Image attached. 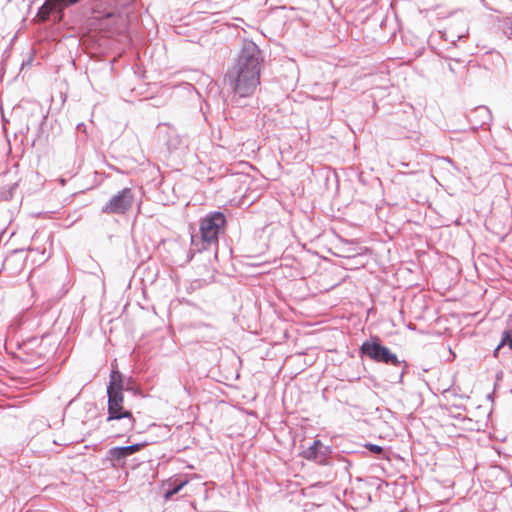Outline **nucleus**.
<instances>
[{
    "mask_svg": "<svg viewBox=\"0 0 512 512\" xmlns=\"http://www.w3.org/2000/svg\"><path fill=\"white\" fill-rule=\"evenodd\" d=\"M332 455V447L328 445H324L319 447V451L315 462L319 465H333V461L331 460Z\"/></svg>",
    "mask_w": 512,
    "mask_h": 512,
    "instance_id": "nucleus-11",
    "label": "nucleus"
},
{
    "mask_svg": "<svg viewBox=\"0 0 512 512\" xmlns=\"http://www.w3.org/2000/svg\"><path fill=\"white\" fill-rule=\"evenodd\" d=\"M123 390H124V376L117 370H112L110 374V382L107 386L108 405L107 421H120L121 430L128 432L133 429L135 419L131 411L123 407Z\"/></svg>",
    "mask_w": 512,
    "mask_h": 512,
    "instance_id": "nucleus-2",
    "label": "nucleus"
},
{
    "mask_svg": "<svg viewBox=\"0 0 512 512\" xmlns=\"http://www.w3.org/2000/svg\"><path fill=\"white\" fill-rule=\"evenodd\" d=\"M80 0H46L37 12V18L41 22L53 19L60 22L64 15V9L78 3Z\"/></svg>",
    "mask_w": 512,
    "mask_h": 512,
    "instance_id": "nucleus-6",
    "label": "nucleus"
},
{
    "mask_svg": "<svg viewBox=\"0 0 512 512\" xmlns=\"http://www.w3.org/2000/svg\"><path fill=\"white\" fill-rule=\"evenodd\" d=\"M106 459L113 468H123L126 463L127 454L123 452L121 446H116L107 451Z\"/></svg>",
    "mask_w": 512,
    "mask_h": 512,
    "instance_id": "nucleus-10",
    "label": "nucleus"
},
{
    "mask_svg": "<svg viewBox=\"0 0 512 512\" xmlns=\"http://www.w3.org/2000/svg\"><path fill=\"white\" fill-rule=\"evenodd\" d=\"M264 68L263 51L254 41L244 39L224 74V83L234 96L250 97L260 85V77Z\"/></svg>",
    "mask_w": 512,
    "mask_h": 512,
    "instance_id": "nucleus-1",
    "label": "nucleus"
},
{
    "mask_svg": "<svg viewBox=\"0 0 512 512\" xmlns=\"http://www.w3.org/2000/svg\"><path fill=\"white\" fill-rule=\"evenodd\" d=\"M92 17L101 21L102 28H111V25H117L122 21V17L118 15L112 8L92 7Z\"/></svg>",
    "mask_w": 512,
    "mask_h": 512,
    "instance_id": "nucleus-8",
    "label": "nucleus"
},
{
    "mask_svg": "<svg viewBox=\"0 0 512 512\" xmlns=\"http://www.w3.org/2000/svg\"><path fill=\"white\" fill-rule=\"evenodd\" d=\"M226 217L221 211H212L207 213L200 220V237L191 236V250L203 252L213 250L217 256L218 241L220 233L224 232Z\"/></svg>",
    "mask_w": 512,
    "mask_h": 512,
    "instance_id": "nucleus-3",
    "label": "nucleus"
},
{
    "mask_svg": "<svg viewBox=\"0 0 512 512\" xmlns=\"http://www.w3.org/2000/svg\"><path fill=\"white\" fill-rule=\"evenodd\" d=\"M228 115L233 127L237 130H245L257 119L256 109L248 106H232L228 110Z\"/></svg>",
    "mask_w": 512,
    "mask_h": 512,
    "instance_id": "nucleus-7",
    "label": "nucleus"
},
{
    "mask_svg": "<svg viewBox=\"0 0 512 512\" xmlns=\"http://www.w3.org/2000/svg\"><path fill=\"white\" fill-rule=\"evenodd\" d=\"M364 447L373 455L376 456L377 459H385L387 458L386 453L382 446L372 443L364 444Z\"/></svg>",
    "mask_w": 512,
    "mask_h": 512,
    "instance_id": "nucleus-13",
    "label": "nucleus"
},
{
    "mask_svg": "<svg viewBox=\"0 0 512 512\" xmlns=\"http://www.w3.org/2000/svg\"><path fill=\"white\" fill-rule=\"evenodd\" d=\"M469 121L474 124L473 130L476 131L478 128L491 123L492 113L488 107L478 106L470 114Z\"/></svg>",
    "mask_w": 512,
    "mask_h": 512,
    "instance_id": "nucleus-9",
    "label": "nucleus"
},
{
    "mask_svg": "<svg viewBox=\"0 0 512 512\" xmlns=\"http://www.w3.org/2000/svg\"><path fill=\"white\" fill-rule=\"evenodd\" d=\"M67 291H68V288L63 289V291L60 293L59 296L62 297L63 295H65L67 293Z\"/></svg>",
    "mask_w": 512,
    "mask_h": 512,
    "instance_id": "nucleus-21",
    "label": "nucleus"
},
{
    "mask_svg": "<svg viewBox=\"0 0 512 512\" xmlns=\"http://www.w3.org/2000/svg\"><path fill=\"white\" fill-rule=\"evenodd\" d=\"M77 129H78V130H81V131H85L86 126H85L83 123H79V124L77 125Z\"/></svg>",
    "mask_w": 512,
    "mask_h": 512,
    "instance_id": "nucleus-20",
    "label": "nucleus"
},
{
    "mask_svg": "<svg viewBox=\"0 0 512 512\" xmlns=\"http://www.w3.org/2000/svg\"><path fill=\"white\" fill-rule=\"evenodd\" d=\"M146 445L145 442L134 443L128 446H121L124 453L127 454V458L133 455L134 453L140 451Z\"/></svg>",
    "mask_w": 512,
    "mask_h": 512,
    "instance_id": "nucleus-14",
    "label": "nucleus"
},
{
    "mask_svg": "<svg viewBox=\"0 0 512 512\" xmlns=\"http://www.w3.org/2000/svg\"><path fill=\"white\" fill-rule=\"evenodd\" d=\"M132 382H133L132 378H128L126 381L124 380V388L129 390L130 389L129 385H131Z\"/></svg>",
    "mask_w": 512,
    "mask_h": 512,
    "instance_id": "nucleus-19",
    "label": "nucleus"
},
{
    "mask_svg": "<svg viewBox=\"0 0 512 512\" xmlns=\"http://www.w3.org/2000/svg\"><path fill=\"white\" fill-rule=\"evenodd\" d=\"M135 0H118L119 4L123 7H126L132 4Z\"/></svg>",
    "mask_w": 512,
    "mask_h": 512,
    "instance_id": "nucleus-18",
    "label": "nucleus"
},
{
    "mask_svg": "<svg viewBox=\"0 0 512 512\" xmlns=\"http://www.w3.org/2000/svg\"><path fill=\"white\" fill-rule=\"evenodd\" d=\"M135 195L131 188H123L113 195L101 208V212L108 215H124L134 205Z\"/></svg>",
    "mask_w": 512,
    "mask_h": 512,
    "instance_id": "nucleus-5",
    "label": "nucleus"
},
{
    "mask_svg": "<svg viewBox=\"0 0 512 512\" xmlns=\"http://www.w3.org/2000/svg\"><path fill=\"white\" fill-rule=\"evenodd\" d=\"M339 462L343 463V468L345 470H348L351 467V462L348 461L346 458L342 457L338 459Z\"/></svg>",
    "mask_w": 512,
    "mask_h": 512,
    "instance_id": "nucleus-17",
    "label": "nucleus"
},
{
    "mask_svg": "<svg viewBox=\"0 0 512 512\" xmlns=\"http://www.w3.org/2000/svg\"><path fill=\"white\" fill-rule=\"evenodd\" d=\"M504 32L509 38H512V18L505 23Z\"/></svg>",
    "mask_w": 512,
    "mask_h": 512,
    "instance_id": "nucleus-16",
    "label": "nucleus"
},
{
    "mask_svg": "<svg viewBox=\"0 0 512 512\" xmlns=\"http://www.w3.org/2000/svg\"><path fill=\"white\" fill-rule=\"evenodd\" d=\"M186 483V481H182L174 486L170 485L164 493L165 499H170L173 495L177 494L186 485Z\"/></svg>",
    "mask_w": 512,
    "mask_h": 512,
    "instance_id": "nucleus-15",
    "label": "nucleus"
},
{
    "mask_svg": "<svg viewBox=\"0 0 512 512\" xmlns=\"http://www.w3.org/2000/svg\"><path fill=\"white\" fill-rule=\"evenodd\" d=\"M320 446H322V442L315 439L312 444L302 452V456L308 461L315 462Z\"/></svg>",
    "mask_w": 512,
    "mask_h": 512,
    "instance_id": "nucleus-12",
    "label": "nucleus"
},
{
    "mask_svg": "<svg viewBox=\"0 0 512 512\" xmlns=\"http://www.w3.org/2000/svg\"><path fill=\"white\" fill-rule=\"evenodd\" d=\"M404 373H405V371H404V370H402V372H401V374H400V379L403 377Z\"/></svg>",
    "mask_w": 512,
    "mask_h": 512,
    "instance_id": "nucleus-22",
    "label": "nucleus"
},
{
    "mask_svg": "<svg viewBox=\"0 0 512 512\" xmlns=\"http://www.w3.org/2000/svg\"><path fill=\"white\" fill-rule=\"evenodd\" d=\"M359 354L362 358H368L376 363H382L399 367L403 365L407 367L405 360H399L398 356L388 347L384 346L379 336L373 335L365 340L360 348Z\"/></svg>",
    "mask_w": 512,
    "mask_h": 512,
    "instance_id": "nucleus-4",
    "label": "nucleus"
}]
</instances>
